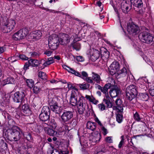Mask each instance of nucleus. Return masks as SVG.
I'll return each instance as SVG.
<instances>
[{
  "instance_id": "f8f14e48",
  "label": "nucleus",
  "mask_w": 154,
  "mask_h": 154,
  "mask_svg": "<svg viewBox=\"0 0 154 154\" xmlns=\"http://www.w3.org/2000/svg\"><path fill=\"white\" fill-rule=\"evenodd\" d=\"M127 29L130 34L135 35L138 32L139 27L133 23H130L127 25Z\"/></svg>"
},
{
  "instance_id": "ddd939ff",
  "label": "nucleus",
  "mask_w": 154,
  "mask_h": 154,
  "mask_svg": "<svg viewBox=\"0 0 154 154\" xmlns=\"http://www.w3.org/2000/svg\"><path fill=\"white\" fill-rule=\"evenodd\" d=\"M25 94L24 92L17 91L14 93L13 96L14 101L16 103L21 102L23 100Z\"/></svg>"
},
{
  "instance_id": "c756f323",
  "label": "nucleus",
  "mask_w": 154,
  "mask_h": 154,
  "mask_svg": "<svg viewBox=\"0 0 154 154\" xmlns=\"http://www.w3.org/2000/svg\"><path fill=\"white\" fill-rule=\"evenodd\" d=\"M28 63L30 66L33 67L37 66L40 63V62L36 60L30 59L28 60Z\"/></svg>"
},
{
  "instance_id": "f704fd0d",
  "label": "nucleus",
  "mask_w": 154,
  "mask_h": 154,
  "mask_svg": "<svg viewBox=\"0 0 154 154\" xmlns=\"http://www.w3.org/2000/svg\"><path fill=\"white\" fill-rule=\"evenodd\" d=\"M4 83L6 84H14L15 82V80L12 77H9L4 81Z\"/></svg>"
},
{
  "instance_id": "052dcab7",
  "label": "nucleus",
  "mask_w": 154,
  "mask_h": 154,
  "mask_svg": "<svg viewBox=\"0 0 154 154\" xmlns=\"http://www.w3.org/2000/svg\"><path fill=\"white\" fill-rule=\"evenodd\" d=\"M29 66L30 65L28 63V62L27 63H26L24 65V66L23 67L24 69L25 70H26L27 69H29Z\"/></svg>"
},
{
  "instance_id": "e433bc0d",
  "label": "nucleus",
  "mask_w": 154,
  "mask_h": 154,
  "mask_svg": "<svg viewBox=\"0 0 154 154\" xmlns=\"http://www.w3.org/2000/svg\"><path fill=\"white\" fill-rule=\"evenodd\" d=\"M26 82V84L30 88H31L33 87L34 83L32 79H27Z\"/></svg>"
},
{
  "instance_id": "4d7b16f0",
  "label": "nucleus",
  "mask_w": 154,
  "mask_h": 154,
  "mask_svg": "<svg viewBox=\"0 0 154 154\" xmlns=\"http://www.w3.org/2000/svg\"><path fill=\"white\" fill-rule=\"evenodd\" d=\"M85 80L91 84H94L93 79H91L90 77H87Z\"/></svg>"
},
{
  "instance_id": "37998d69",
  "label": "nucleus",
  "mask_w": 154,
  "mask_h": 154,
  "mask_svg": "<svg viewBox=\"0 0 154 154\" xmlns=\"http://www.w3.org/2000/svg\"><path fill=\"white\" fill-rule=\"evenodd\" d=\"M98 107L99 110L100 111H103L105 110L106 107L102 103L98 104Z\"/></svg>"
},
{
  "instance_id": "5701e85b",
  "label": "nucleus",
  "mask_w": 154,
  "mask_h": 154,
  "mask_svg": "<svg viewBox=\"0 0 154 154\" xmlns=\"http://www.w3.org/2000/svg\"><path fill=\"white\" fill-rule=\"evenodd\" d=\"M51 108L52 110L57 114L60 113L62 110L61 107L58 106L56 103L51 106Z\"/></svg>"
},
{
  "instance_id": "774afa93",
  "label": "nucleus",
  "mask_w": 154,
  "mask_h": 154,
  "mask_svg": "<svg viewBox=\"0 0 154 154\" xmlns=\"http://www.w3.org/2000/svg\"><path fill=\"white\" fill-rule=\"evenodd\" d=\"M54 58L55 59H57V60H59L60 59V57L58 56H56L54 57Z\"/></svg>"
},
{
  "instance_id": "09e8293b",
  "label": "nucleus",
  "mask_w": 154,
  "mask_h": 154,
  "mask_svg": "<svg viewBox=\"0 0 154 154\" xmlns=\"http://www.w3.org/2000/svg\"><path fill=\"white\" fill-rule=\"evenodd\" d=\"M102 131V133L104 136H106L108 133L107 129L103 126L100 127Z\"/></svg>"
},
{
  "instance_id": "dca6fc26",
  "label": "nucleus",
  "mask_w": 154,
  "mask_h": 154,
  "mask_svg": "<svg viewBox=\"0 0 154 154\" xmlns=\"http://www.w3.org/2000/svg\"><path fill=\"white\" fill-rule=\"evenodd\" d=\"M115 103L117 106H114L113 109L116 112H122L123 110V104L121 100L120 99H117L116 100Z\"/></svg>"
},
{
  "instance_id": "c85d7f7f",
  "label": "nucleus",
  "mask_w": 154,
  "mask_h": 154,
  "mask_svg": "<svg viewBox=\"0 0 154 154\" xmlns=\"http://www.w3.org/2000/svg\"><path fill=\"white\" fill-rule=\"evenodd\" d=\"M116 121L119 123H121L123 121V115L122 112H116Z\"/></svg>"
},
{
  "instance_id": "473e14b6",
  "label": "nucleus",
  "mask_w": 154,
  "mask_h": 154,
  "mask_svg": "<svg viewBox=\"0 0 154 154\" xmlns=\"http://www.w3.org/2000/svg\"><path fill=\"white\" fill-rule=\"evenodd\" d=\"M109 80L111 81V83L106 84L104 86L105 88H106L108 90L111 87H113L115 84V81L112 78H109Z\"/></svg>"
},
{
  "instance_id": "e2e57ef3",
  "label": "nucleus",
  "mask_w": 154,
  "mask_h": 154,
  "mask_svg": "<svg viewBox=\"0 0 154 154\" xmlns=\"http://www.w3.org/2000/svg\"><path fill=\"white\" fill-rule=\"evenodd\" d=\"M52 53V51H47L45 52L44 54L48 56L51 55Z\"/></svg>"
},
{
  "instance_id": "b1692460",
  "label": "nucleus",
  "mask_w": 154,
  "mask_h": 154,
  "mask_svg": "<svg viewBox=\"0 0 154 154\" xmlns=\"http://www.w3.org/2000/svg\"><path fill=\"white\" fill-rule=\"evenodd\" d=\"M131 3L135 7L139 8L142 6L143 3L141 0H130Z\"/></svg>"
},
{
  "instance_id": "2f4dec72",
  "label": "nucleus",
  "mask_w": 154,
  "mask_h": 154,
  "mask_svg": "<svg viewBox=\"0 0 154 154\" xmlns=\"http://www.w3.org/2000/svg\"><path fill=\"white\" fill-rule=\"evenodd\" d=\"M75 73L77 72L78 73V75H75V76L79 77L84 80H85L88 77V74L85 72H82L81 74L79 72H77L76 71H75Z\"/></svg>"
},
{
  "instance_id": "de8ad7c7",
  "label": "nucleus",
  "mask_w": 154,
  "mask_h": 154,
  "mask_svg": "<svg viewBox=\"0 0 154 154\" xmlns=\"http://www.w3.org/2000/svg\"><path fill=\"white\" fill-rule=\"evenodd\" d=\"M105 141L108 143H112L113 142V140L112 139V137H107L105 139Z\"/></svg>"
},
{
  "instance_id": "9b49d317",
  "label": "nucleus",
  "mask_w": 154,
  "mask_h": 154,
  "mask_svg": "<svg viewBox=\"0 0 154 154\" xmlns=\"http://www.w3.org/2000/svg\"><path fill=\"white\" fill-rule=\"evenodd\" d=\"M121 8L123 13H128L131 8L129 1L127 0H122L121 3Z\"/></svg>"
},
{
  "instance_id": "69168bd1",
  "label": "nucleus",
  "mask_w": 154,
  "mask_h": 154,
  "mask_svg": "<svg viewBox=\"0 0 154 154\" xmlns=\"http://www.w3.org/2000/svg\"><path fill=\"white\" fill-rule=\"evenodd\" d=\"M54 89L55 90V92H58L60 93L61 92V88Z\"/></svg>"
},
{
  "instance_id": "a878e982",
  "label": "nucleus",
  "mask_w": 154,
  "mask_h": 154,
  "mask_svg": "<svg viewBox=\"0 0 154 154\" xmlns=\"http://www.w3.org/2000/svg\"><path fill=\"white\" fill-rule=\"evenodd\" d=\"M92 79L95 81L97 83H100L101 81L100 76L98 74L94 72H92Z\"/></svg>"
},
{
  "instance_id": "c03bdc74",
  "label": "nucleus",
  "mask_w": 154,
  "mask_h": 154,
  "mask_svg": "<svg viewBox=\"0 0 154 154\" xmlns=\"http://www.w3.org/2000/svg\"><path fill=\"white\" fill-rule=\"evenodd\" d=\"M121 140L119 142V145L118 147L119 148H121L124 144V136L123 135L121 137Z\"/></svg>"
},
{
  "instance_id": "f03ea898",
  "label": "nucleus",
  "mask_w": 154,
  "mask_h": 154,
  "mask_svg": "<svg viewBox=\"0 0 154 154\" xmlns=\"http://www.w3.org/2000/svg\"><path fill=\"white\" fill-rule=\"evenodd\" d=\"M80 39V38L77 37V35L75 34H73L70 38H69V35L68 34H62L60 37V41L59 42L61 44L64 45L68 43L70 40H73L75 42V41H79Z\"/></svg>"
},
{
  "instance_id": "a211bd4d",
  "label": "nucleus",
  "mask_w": 154,
  "mask_h": 154,
  "mask_svg": "<svg viewBox=\"0 0 154 154\" xmlns=\"http://www.w3.org/2000/svg\"><path fill=\"white\" fill-rule=\"evenodd\" d=\"M91 58L93 61L97 60L100 57V52L97 50L94 49H91L90 52Z\"/></svg>"
},
{
  "instance_id": "338daca9",
  "label": "nucleus",
  "mask_w": 154,
  "mask_h": 154,
  "mask_svg": "<svg viewBox=\"0 0 154 154\" xmlns=\"http://www.w3.org/2000/svg\"><path fill=\"white\" fill-rule=\"evenodd\" d=\"M97 4L99 7H100L102 3L100 1H99L97 2Z\"/></svg>"
},
{
  "instance_id": "5fc2aeb1",
  "label": "nucleus",
  "mask_w": 154,
  "mask_h": 154,
  "mask_svg": "<svg viewBox=\"0 0 154 154\" xmlns=\"http://www.w3.org/2000/svg\"><path fill=\"white\" fill-rule=\"evenodd\" d=\"M94 121L98 123V124L100 126V127H102L103 126V125L97 117H96L95 118Z\"/></svg>"
},
{
  "instance_id": "a19ab883",
  "label": "nucleus",
  "mask_w": 154,
  "mask_h": 154,
  "mask_svg": "<svg viewBox=\"0 0 154 154\" xmlns=\"http://www.w3.org/2000/svg\"><path fill=\"white\" fill-rule=\"evenodd\" d=\"M48 126H49L50 127L52 128L53 129H54L57 126V124L55 122H54V120H51L48 122Z\"/></svg>"
},
{
  "instance_id": "39448f33",
  "label": "nucleus",
  "mask_w": 154,
  "mask_h": 154,
  "mask_svg": "<svg viewBox=\"0 0 154 154\" xmlns=\"http://www.w3.org/2000/svg\"><path fill=\"white\" fill-rule=\"evenodd\" d=\"M11 134L14 140L17 141L19 140L23 134L22 130L18 127L14 126L11 128Z\"/></svg>"
},
{
  "instance_id": "864d4df0",
  "label": "nucleus",
  "mask_w": 154,
  "mask_h": 154,
  "mask_svg": "<svg viewBox=\"0 0 154 154\" xmlns=\"http://www.w3.org/2000/svg\"><path fill=\"white\" fill-rule=\"evenodd\" d=\"M8 60L11 62H14L16 61V57L14 56L9 57L8 59Z\"/></svg>"
},
{
  "instance_id": "58836bf2",
  "label": "nucleus",
  "mask_w": 154,
  "mask_h": 154,
  "mask_svg": "<svg viewBox=\"0 0 154 154\" xmlns=\"http://www.w3.org/2000/svg\"><path fill=\"white\" fill-rule=\"evenodd\" d=\"M119 72L121 74H123L124 76H125L128 74L129 71L128 69H126L125 68L123 67L119 71Z\"/></svg>"
},
{
  "instance_id": "6ab92c4d",
  "label": "nucleus",
  "mask_w": 154,
  "mask_h": 154,
  "mask_svg": "<svg viewBox=\"0 0 154 154\" xmlns=\"http://www.w3.org/2000/svg\"><path fill=\"white\" fill-rule=\"evenodd\" d=\"M77 95L75 91H73L71 94L70 99V102L72 106H75L78 104V100H77Z\"/></svg>"
},
{
  "instance_id": "f257e3e1",
  "label": "nucleus",
  "mask_w": 154,
  "mask_h": 154,
  "mask_svg": "<svg viewBox=\"0 0 154 154\" xmlns=\"http://www.w3.org/2000/svg\"><path fill=\"white\" fill-rule=\"evenodd\" d=\"M59 42V38L55 34L50 35L48 39V44L49 48L51 50L56 49Z\"/></svg>"
},
{
  "instance_id": "49530a36",
  "label": "nucleus",
  "mask_w": 154,
  "mask_h": 154,
  "mask_svg": "<svg viewBox=\"0 0 154 154\" xmlns=\"http://www.w3.org/2000/svg\"><path fill=\"white\" fill-rule=\"evenodd\" d=\"M140 97L143 100H147L149 98L148 94L146 93H142L140 94Z\"/></svg>"
},
{
  "instance_id": "a18cd8bd",
  "label": "nucleus",
  "mask_w": 154,
  "mask_h": 154,
  "mask_svg": "<svg viewBox=\"0 0 154 154\" xmlns=\"http://www.w3.org/2000/svg\"><path fill=\"white\" fill-rule=\"evenodd\" d=\"M72 47L76 50L78 51L80 48V44L78 42L74 43L72 45Z\"/></svg>"
},
{
  "instance_id": "393cba45",
  "label": "nucleus",
  "mask_w": 154,
  "mask_h": 154,
  "mask_svg": "<svg viewBox=\"0 0 154 154\" xmlns=\"http://www.w3.org/2000/svg\"><path fill=\"white\" fill-rule=\"evenodd\" d=\"M41 63H43V65L45 66H47L53 63L54 62L52 57H50L47 60H42Z\"/></svg>"
},
{
  "instance_id": "0e129e2a",
  "label": "nucleus",
  "mask_w": 154,
  "mask_h": 154,
  "mask_svg": "<svg viewBox=\"0 0 154 154\" xmlns=\"http://www.w3.org/2000/svg\"><path fill=\"white\" fill-rule=\"evenodd\" d=\"M69 153V152L67 151H62L60 153V154H68Z\"/></svg>"
},
{
  "instance_id": "8fccbe9b",
  "label": "nucleus",
  "mask_w": 154,
  "mask_h": 154,
  "mask_svg": "<svg viewBox=\"0 0 154 154\" xmlns=\"http://www.w3.org/2000/svg\"><path fill=\"white\" fill-rule=\"evenodd\" d=\"M33 92L35 94H38L40 91V89L37 86H34L33 88Z\"/></svg>"
},
{
  "instance_id": "ea45409f",
  "label": "nucleus",
  "mask_w": 154,
  "mask_h": 154,
  "mask_svg": "<svg viewBox=\"0 0 154 154\" xmlns=\"http://www.w3.org/2000/svg\"><path fill=\"white\" fill-rule=\"evenodd\" d=\"M38 76L39 77L43 80H45L46 78V73L40 71L38 73Z\"/></svg>"
},
{
  "instance_id": "3c124183",
  "label": "nucleus",
  "mask_w": 154,
  "mask_h": 154,
  "mask_svg": "<svg viewBox=\"0 0 154 154\" xmlns=\"http://www.w3.org/2000/svg\"><path fill=\"white\" fill-rule=\"evenodd\" d=\"M19 57L21 60H27L29 59L27 57H26L24 54H21L20 55Z\"/></svg>"
},
{
  "instance_id": "412c9836",
  "label": "nucleus",
  "mask_w": 154,
  "mask_h": 154,
  "mask_svg": "<svg viewBox=\"0 0 154 154\" xmlns=\"http://www.w3.org/2000/svg\"><path fill=\"white\" fill-rule=\"evenodd\" d=\"M92 140L94 143H97L100 140V135L97 131H95L92 133Z\"/></svg>"
},
{
  "instance_id": "1a4fd4ad",
  "label": "nucleus",
  "mask_w": 154,
  "mask_h": 154,
  "mask_svg": "<svg viewBox=\"0 0 154 154\" xmlns=\"http://www.w3.org/2000/svg\"><path fill=\"white\" fill-rule=\"evenodd\" d=\"M50 109L47 106L44 107L42 109L41 113L39 115V118L42 121H47L49 118Z\"/></svg>"
},
{
  "instance_id": "20e7f679",
  "label": "nucleus",
  "mask_w": 154,
  "mask_h": 154,
  "mask_svg": "<svg viewBox=\"0 0 154 154\" xmlns=\"http://www.w3.org/2000/svg\"><path fill=\"white\" fill-rule=\"evenodd\" d=\"M78 96L79 98L77 108L79 113L82 114L84 113L86 108L88 106L86 103L84 102L85 100V97L80 94H78Z\"/></svg>"
},
{
  "instance_id": "4c0bfd02",
  "label": "nucleus",
  "mask_w": 154,
  "mask_h": 154,
  "mask_svg": "<svg viewBox=\"0 0 154 154\" xmlns=\"http://www.w3.org/2000/svg\"><path fill=\"white\" fill-rule=\"evenodd\" d=\"M67 87L69 90H72V92L73 91H78V89L76 88L75 86H73L72 84L70 82H69L67 84Z\"/></svg>"
},
{
  "instance_id": "f3484780",
  "label": "nucleus",
  "mask_w": 154,
  "mask_h": 154,
  "mask_svg": "<svg viewBox=\"0 0 154 154\" xmlns=\"http://www.w3.org/2000/svg\"><path fill=\"white\" fill-rule=\"evenodd\" d=\"M42 35L41 31L38 30L32 31L30 33V37L32 39L37 40L41 38Z\"/></svg>"
},
{
  "instance_id": "9d476101",
  "label": "nucleus",
  "mask_w": 154,
  "mask_h": 154,
  "mask_svg": "<svg viewBox=\"0 0 154 154\" xmlns=\"http://www.w3.org/2000/svg\"><path fill=\"white\" fill-rule=\"evenodd\" d=\"M73 117V113L72 112L69 111H65L61 116V121L65 123L70 121Z\"/></svg>"
},
{
  "instance_id": "6e6552de",
  "label": "nucleus",
  "mask_w": 154,
  "mask_h": 154,
  "mask_svg": "<svg viewBox=\"0 0 154 154\" xmlns=\"http://www.w3.org/2000/svg\"><path fill=\"white\" fill-rule=\"evenodd\" d=\"M139 37L141 41L144 43L149 44L154 42V37L150 34L146 32L140 33Z\"/></svg>"
},
{
  "instance_id": "79ce46f5",
  "label": "nucleus",
  "mask_w": 154,
  "mask_h": 154,
  "mask_svg": "<svg viewBox=\"0 0 154 154\" xmlns=\"http://www.w3.org/2000/svg\"><path fill=\"white\" fill-rule=\"evenodd\" d=\"M134 119L137 122H142L141 120L142 118H140L138 113L136 112L134 114Z\"/></svg>"
},
{
  "instance_id": "bf43d9fd",
  "label": "nucleus",
  "mask_w": 154,
  "mask_h": 154,
  "mask_svg": "<svg viewBox=\"0 0 154 154\" xmlns=\"http://www.w3.org/2000/svg\"><path fill=\"white\" fill-rule=\"evenodd\" d=\"M6 50V48L5 46L0 47V54L3 53Z\"/></svg>"
},
{
  "instance_id": "c9c22d12",
  "label": "nucleus",
  "mask_w": 154,
  "mask_h": 154,
  "mask_svg": "<svg viewBox=\"0 0 154 154\" xmlns=\"http://www.w3.org/2000/svg\"><path fill=\"white\" fill-rule=\"evenodd\" d=\"M79 88L82 90H86L88 89L90 87V84L88 83L80 84L79 85Z\"/></svg>"
},
{
  "instance_id": "aec40b11",
  "label": "nucleus",
  "mask_w": 154,
  "mask_h": 154,
  "mask_svg": "<svg viewBox=\"0 0 154 154\" xmlns=\"http://www.w3.org/2000/svg\"><path fill=\"white\" fill-rule=\"evenodd\" d=\"M121 92L120 88L116 86H114L109 91V94L112 98L116 97Z\"/></svg>"
},
{
  "instance_id": "603ef678",
  "label": "nucleus",
  "mask_w": 154,
  "mask_h": 154,
  "mask_svg": "<svg viewBox=\"0 0 154 154\" xmlns=\"http://www.w3.org/2000/svg\"><path fill=\"white\" fill-rule=\"evenodd\" d=\"M101 91L105 94L104 96H106V94L109 95L108 94V90L104 87L102 88Z\"/></svg>"
},
{
  "instance_id": "2eb2a0df",
  "label": "nucleus",
  "mask_w": 154,
  "mask_h": 154,
  "mask_svg": "<svg viewBox=\"0 0 154 154\" xmlns=\"http://www.w3.org/2000/svg\"><path fill=\"white\" fill-rule=\"evenodd\" d=\"M43 128L47 134L50 136H59V134L57 132L54 131L53 129L49 128L48 127V124L45 123L42 124Z\"/></svg>"
},
{
  "instance_id": "6e6d98bb",
  "label": "nucleus",
  "mask_w": 154,
  "mask_h": 154,
  "mask_svg": "<svg viewBox=\"0 0 154 154\" xmlns=\"http://www.w3.org/2000/svg\"><path fill=\"white\" fill-rule=\"evenodd\" d=\"M76 59L77 61L79 62H82L84 60V58L81 56H77Z\"/></svg>"
},
{
  "instance_id": "423d86ee",
  "label": "nucleus",
  "mask_w": 154,
  "mask_h": 154,
  "mask_svg": "<svg viewBox=\"0 0 154 154\" xmlns=\"http://www.w3.org/2000/svg\"><path fill=\"white\" fill-rule=\"evenodd\" d=\"M137 94L136 87L134 85H131L126 89V94L127 98L129 100H132Z\"/></svg>"
},
{
  "instance_id": "72a5a7b5",
  "label": "nucleus",
  "mask_w": 154,
  "mask_h": 154,
  "mask_svg": "<svg viewBox=\"0 0 154 154\" xmlns=\"http://www.w3.org/2000/svg\"><path fill=\"white\" fill-rule=\"evenodd\" d=\"M63 68L69 72H71L72 74H73L74 75H78V73L77 72L75 73V70L73 69L72 68H70L69 67L65 65H63Z\"/></svg>"
},
{
  "instance_id": "7ed1b4c3",
  "label": "nucleus",
  "mask_w": 154,
  "mask_h": 154,
  "mask_svg": "<svg viewBox=\"0 0 154 154\" xmlns=\"http://www.w3.org/2000/svg\"><path fill=\"white\" fill-rule=\"evenodd\" d=\"M28 33V29L23 28L14 33L12 35V38L16 41L20 40L24 38Z\"/></svg>"
},
{
  "instance_id": "bb28decb",
  "label": "nucleus",
  "mask_w": 154,
  "mask_h": 154,
  "mask_svg": "<svg viewBox=\"0 0 154 154\" xmlns=\"http://www.w3.org/2000/svg\"><path fill=\"white\" fill-rule=\"evenodd\" d=\"M96 123L94 122H91L90 121L88 122L87 124V128L92 131L94 130L96 128Z\"/></svg>"
},
{
  "instance_id": "4be33fe9",
  "label": "nucleus",
  "mask_w": 154,
  "mask_h": 154,
  "mask_svg": "<svg viewBox=\"0 0 154 154\" xmlns=\"http://www.w3.org/2000/svg\"><path fill=\"white\" fill-rule=\"evenodd\" d=\"M103 101L106 104L107 107L111 108L112 107V104L111 102V98L109 97V95L106 94V96H104Z\"/></svg>"
},
{
  "instance_id": "680f3d73",
  "label": "nucleus",
  "mask_w": 154,
  "mask_h": 154,
  "mask_svg": "<svg viewBox=\"0 0 154 154\" xmlns=\"http://www.w3.org/2000/svg\"><path fill=\"white\" fill-rule=\"evenodd\" d=\"M149 92L152 96H154V89L150 88L149 91Z\"/></svg>"
},
{
  "instance_id": "13d9d810",
  "label": "nucleus",
  "mask_w": 154,
  "mask_h": 154,
  "mask_svg": "<svg viewBox=\"0 0 154 154\" xmlns=\"http://www.w3.org/2000/svg\"><path fill=\"white\" fill-rule=\"evenodd\" d=\"M109 57V53L108 51H106L104 53V54H103V58L105 57V58L106 59H107Z\"/></svg>"
},
{
  "instance_id": "7c9ffc66",
  "label": "nucleus",
  "mask_w": 154,
  "mask_h": 154,
  "mask_svg": "<svg viewBox=\"0 0 154 154\" xmlns=\"http://www.w3.org/2000/svg\"><path fill=\"white\" fill-rule=\"evenodd\" d=\"M85 97L87 100H88L90 102L95 104H96L98 102V100H96L92 96H90L86 95L85 96Z\"/></svg>"
},
{
  "instance_id": "cd10ccee",
  "label": "nucleus",
  "mask_w": 154,
  "mask_h": 154,
  "mask_svg": "<svg viewBox=\"0 0 154 154\" xmlns=\"http://www.w3.org/2000/svg\"><path fill=\"white\" fill-rule=\"evenodd\" d=\"M22 110L23 112L26 114H29L31 113L29 106L27 104H24L22 106Z\"/></svg>"
},
{
  "instance_id": "0eeeda50",
  "label": "nucleus",
  "mask_w": 154,
  "mask_h": 154,
  "mask_svg": "<svg viewBox=\"0 0 154 154\" xmlns=\"http://www.w3.org/2000/svg\"><path fill=\"white\" fill-rule=\"evenodd\" d=\"M16 25L15 21L13 19L7 21L3 26L2 32L4 33L9 32L13 29Z\"/></svg>"
},
{
  "instance_id": "4468645a",
  "label": "nucleus",
  "mask_w": 154,
  "mask_h": 154,
  "mask_svg": "<svg viewBox=\"0 0 154 154\" xmlns=\"http://www.w3.org/2000/svg\"><path fill=\"white\" fill-rule=\"evenodd\" d=\"M119 67V64L117 61L113 62L108 68L110 74L112 75H114L118 71Z\"/></svg>"
}]
</instances>
